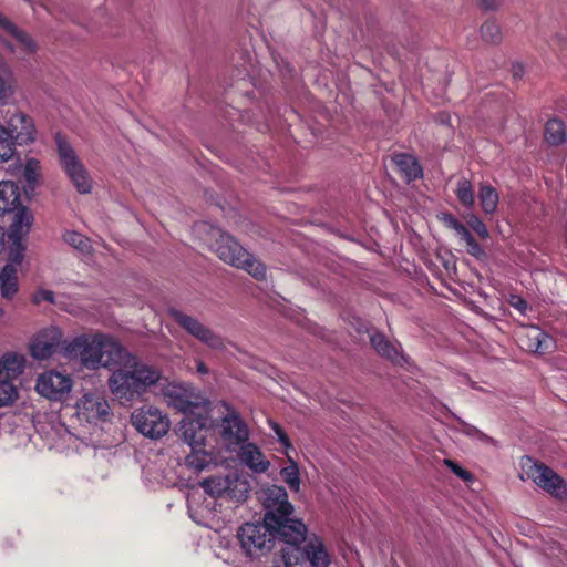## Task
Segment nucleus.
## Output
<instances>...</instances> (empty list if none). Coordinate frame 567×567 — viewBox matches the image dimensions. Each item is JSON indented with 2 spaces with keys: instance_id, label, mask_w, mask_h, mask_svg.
I'll return each mask as SVG.
<instances>
[{
  "instance_id": "6ab92c4d",
  "label": "nucleus",
  "mask_w": 567,
  "mask_h": 567,
  "mask_svg": "<svg viewBox=\"0 0 567 567\" xmlns=\"http://www.w3.org/2000/svg\"><path fill=\"white\" fill-rule=\"evenodd\" d=\"M517 338L519 347L529 352L543 354L554 349L553 338L534 326L522 329Z\"/></svg>"
},
{
  "instance_id": "5fc2aeb1",
  "label": "nucleus",
  "mask_w": 567,
  "mask_h": 567,
  "mask_svg": "<svg viewBox=\"0 0 567 567\" xmlns=\"http://www.w3.org/2000/svg\"><path fill=\"white\" fill-rule=\"evenodd\" d=\"M6 244V230L0 227V252L3 250Z\"/></svg>"
},
{
  "instance_id": "37998d69",
  "label": "nucleus",
  "mask_w": 567,
  "mask_h": 567,
  "mask_svg": "<svg viewBox=\"0 0 567 567\" xmlns=\"http://www.w3.org/2000/svg\"><path fill=\"white\" fill-rule=\"evenodd\" d=\"M444 464L457 476L460 477L461 480H463L464 482H471L473 480V475L462 468L458 464H456L455 462H453L452 460H444Z\"/></svg>"
},
{
  "instance_id": "4c0bfd02",
  "label": "nucleus",
  "mask_w": 567,
  "mask_h": 567,
  "mask_svg": "<svg viewBox=\"0 0 567 567\" xmlns=\"http://www.w3.org/2000/svg\"><path fill=\"white\" fill-rule=\"evenodd\" d=\"M16 142L7 135L2 124H0V163L10 161L17 153Z\"/></svg>"
},
{
  "instance_id": "9d476101",
  "label": "nucleus",
  "mask_w": 567,
  "mask_h": 567,
  "mask_svg": "<svg viewBox=\"0 0 567 567\" xmlns=\"http://www.w3.org/2000/svg\"><path fill=\"white\" fill-rule=\"evenodd\" d=\"M73 388V380L66 373L48 370L40 373L35 380L34 390L39 395L52 402H63Z\"/></svg>"
},
{
  "instance_id": "e433bc0d",
  "label": "nucleus",
  "mask_w": 567,
  "mask_h": 567,
  "mask_svg": "<svg viewBox=\"0 0 567 567\" xmlns=\"http://www.w3.org/2000/svg\"><path fill=\"white\" fill-rule=\"evenodd\" d=\"M41 176V163L37 158H27L23 165V179L29 186L35 185Z\"/></svg>"
},
{
  "instance_id": "2f4dec72",
  "label": "nucleus",
  "mask_w": 567,
  "mask_h": 567,
  "mask_svg": "<svg viewBox=\"0 0 567 567\" xmlns=\"http://www.w3.org/2000/svg\"><path fill=\"white\" fill-rule=\"evenodd\" d=\"M478 199L482 210L485 214L495 213L498 205V193L491 185L482 184L480 186Z\"/></svg>"
},
{
  "instance_id": "a18cd8bd",
  "label": "nucleus",
  "mask_w": 567,
  "mask_h": 567,
  "mask_svg": "<svg viewBox=\"0 0 567 567\" xmlns=\"http://www.w3.org/2000/svg\"><path fill=\"white\" fill-rule=\"evenodd\" d=\"M464 244L470 255L474 257H480L483 254L481 246L475 241L473 236L468 240L464 241Z\"/></svg>"
},
{
  "instance_id": "603ef678",
  "label": "nucleus",
  "mask_w": 567,
  "mask_h": 567,
  "mask_svg": "<svg viewBox=\"0 0 567 567\" xmlns=\"http://www.w3.org/2000/svg\"><path fill=\"white\" fill-rule=\"evenodd\" d=\"M512 299H513V300H512V305H513L515 308H517L519 311H524V310H525V308H526V302H525L523 299H520V298H518V297H513Z\"/></svg>"
},
{
  "instance_id": "9b49d317",
  "label": "nucleus",
  "mask_w": 567,
  "mask_h": 567,
  "mask_svg": "<svg viewBox=\"0 0 567 567\" xmlns=\"http://www.w3.org/2000/svg\"><path fill=\"white\" fill-rule=\"evenodd\" d=\"M2 128L18 146H29L38 140V130L33 117L20 110L8 115Z\"/></svg>"
},
{
  "instance_id": "dca6fc26",
  "label": "nucleus",
  "mask_w": 567,
  "mask_h": 567,
  "mask_svg": "<svg viewBox=\"0 0 567 567\" xmlns=\"http://www.w3.org/2000/svg\"><path fill=\"white\" fill-rule=\"evenodd\" d=\"M75 416L80 422L97 423L105 420L109 415V403L104 396L99 393L83 394L74 405Z\"/></svg>"
},
{
  "instance_id": "8fccbe9b",
  "label": "nucleus",
  "mask_w": 567,
  "mask_h": 567,
  "mask_svg": "<svg viewBox=\"0 0 567 567\" xmlns=\"http://www.w3.org/2000/svg\"><path fill=\"white\" fill-rule=\"evenodd\" d=\"M455 233L457 234V236H460L461 240L463 241H466L472 237V235L464 225L458 226Z\"/></svg>"
},
{
  "instance_id": "6e6552de",
  "label": "nucleus",
  "mask_w": 567,
  "mask_h": 567,
  "mask_svg": "<svg viewBox=\"0 0 567 567\" xmlns=\"http://www.w3.org/2000/svg\"><path fill=\"white\" fill-rule=\"evenodd\" d=\"M272 525L264 520L262 523H246L239 528L237 537L243 550L248 556H257L271 549Z\"/></svg>"
},
{
  "instance_id": "a19ab883",
  "label": "nucleus",
  "mask_w": 567,
  "mask_h": 567,
  "mask_svg": "<svg viewBox=\"0 0 567 567\" xmlns=\"http://www.w3.org/2000/svg\"><path fill=\"white\" fill-rule=\"evenodd\" d=\"M460 431L462 433H464L465 435L470 436L471 439L473 440H476V441H480V442H488L489 439L486 434H484L483 432H481L478 429H476L475 426L471 425V424H467L465 422H461L460 424Z\"/></svg>"
},
{
  "instance_id": "412c9836",
  "label": "nucleus",
  "mask_w": 567,
  "mask_h": 567,
  "mask_svg": "<svg viewBox=\"0 0 567 567\" xmlns=\"http://www.w3.org/2000/svg\"><path fill=\"white\" fill-rule=\"evenodd\" d=\"M238 457L255 474H264L270 468V461L254 443H245L239 447Z\"/></svg>"
},
{
  "instance_id": "f704fd0d",
  "label": "nucleus",
  "mask_w": 567,
  "mask_h": 567,
  "mask_svg": "<svg viewBox=\"0 0 567 567\" xmlns=\"http://www.w3.org/2000/svg\"><path fill=\"white\" fill-rule=\"evenodd\" d=\"M62 239L65 244L81 254H89L91 250L90 239L75 230H65L62 235Z\"/></svg>"
},
{
  "instance_id": "09e8293b",
  "label": "nucleus",
  "mask_w": 567,
  "mask_h": 567,
  "mask_svg": "<svg viewBox=\"0 0 567 567\" xmlns=\"http://www.w3.org/2000/svg\"><path fill=\"white\" fill-rule=\"evenodd\" d=\"M61 437L65 443H68V445H76L78 437H75L68 430H63Z\"/></svg>"
},
{
  "instance_id": "0eeeda50",
  "label": "nucleus",
  "mask_w": 567,
  "mask_h": 567,
  "mask_svg": "<svg viewBox=\"0 0 567 567\" xmlns=\"http://www.w3.org/2000/svg\"><path fill=\"white\" fill-rule=\"evenodd\" d=\"M24 355L7 352L0 358V408L11 405L18 399L13 380L24 371Z\"/></svg>"
},
{
  "instance_id": "aec40b11",
  "label": "nucleus",
  "mask_w": 567,
  "mask_h": 567,
  "mask_svg": "<svg viewBox=\"0 0 567 567\" xmlns=\"http://www.w3.org/2000/svg\"><path fill=\"white\" fill-rule=\"evenodd\" d=\"M274 537L278 535L285 544H302L307 542V527L300 519L286 518L275 522L272 525Z\"/></svg>"
},
{
  "instance_id": "7c9ffc66",
  "label": "nucleus",
  "mask_w": 567,
  "mask_h": 567,
  "mask_svg": "<svg viewBox=\"0 0 567 567\" xmlns=\"http://www.w3.org/2000/svg\"><path fill=\"white\" fill-rule=\"evenodd\" d=\"M215 463L216 460L213 454L205 451L203 447L193 449V452L186 457V464L196 472H200Z\"/></svg>"
},
{
  "instance_id": "c03bdc74",
  "label": "nucleus",
  "mask_w": 567,
  "mask_h": 567,
  "mask_svg": "<svg viewBox=\"0 0 567 567\" xmlns=\"http://www.w3.org/2000/svg\"><path fill=\"white\" fill-rule=\"evenodd\" d=\"M274 432H275V435L278 440V442L285 447L286 451H288L289 449H291V444H290V441L287 436V434L285 433V431L276 423H274L271 425ZM286 455L288 454V452H285Z\"/></svg>"
},
{
  "instance_id": "864d4df0",
  "label": "nucleus",
  "mask_w": 567,
  "mask_h": 567,
  "mask_svg": "<svg viewBox=\"0 0 567 567\" xmlns=\"http://www.w3.org/2000/svg\"><path fill=\"white\" fill-rule=\"evenodd\" d=\"M196 369H197V372L200 373V374H207L208 373V369L204 364L203 361H197L196 362Z\"/></svg>"
},
{
  "instance_id": "c756f323",
  "label": "nucleus",
  "mask_w": 567,
  "mask_h": 567,
  "mask_svg": "<svg viewBox=\"0 0 567 567\" xmlns=\"http://www.w3.org/2000/svg\"><path fill=\"white\" fill-rule=\"evenodd\" d=\"M18 82L8 68L0 69V103L7 104L17 93Z\"/></svg>"
},
{
  "instance_id": "393cba45",
  "label": "nucleus",
  "mask_w": 567,
  "mask_h": 567,
  "mask_svg": "<svg viewBox=\"0 0 567 567\" xmlns=\"http://www.w3.org/2000/svg\"><path fill=\"white\" fill-rule=\"evenodd\" d=\"M370 341L372 347L380 355L395 363H399L401 360H403L400 344L388 341L384 336L374 333L370 337Z\"/></svg>"
},
{
  "instance_id": "f03ea898",
  "label": "nucleus",
  "mask_w": 567,
  "mask_h": 567,
  "mask_svg": "<svg viewBox=\"0 0 567 567\" xmlns=\"http://www.w3.org/2000/svg\"><path fill=\"white\" fill-rule=\"evenodd\" d=\"M200 239L226 264L245 269L256 279H264L266 269L261 262L252 258L231 236L207 223L196 228Z\"/></svg>"
},
{
  "instance_id": "4be33fe9",
  "label": "nucleus",
  "mask_w": 567,
  "mask_h": 567,
  "mask_svg": "<svg viewBox=\"0 0 567 567\" xmlns=\"http://www.w3.org/2000/svg\"><path fill=\"white\" fill-rule=\"evenodd\" d=\"M305 557L312 567H329L331 554L322 539L316 535L310 536L305 545Z\"/></svg>"
},
{
  "instance_id": "cd10ccee",
  "label": "nucleus",
  "mask_w": 567,
  "mask_h": 567,
  "mask_svg": "<svg viewBox=\"0 0 567 567\" xmlns=\"http://www.w3.org/2000/svg\"><path fill=\"white\" fill-rule=\"evenodd\" d=\"M280 477L291 492H300L301 480L297 462L287 454V463L279 471Z\"/></svg>"
},
{
  "instance_id": "4468645a",
  "label": "nucleus",
  "mask_w": 567,
  "mask_h": 567,
  "mask_svg": "<svg viewBox=\"0 0 567 567\" xmlns=\"http://www.w3.org/2000/svg\"><path fill=\"white\" fill-rule=\"evenodd\" d=\"M63 332L59 327L50 326L39 331L30 342V354L35 360L51 358L60 348L62 352Z\"/></svg>"
},
{
  "instance_id": "a878e982",
  "label": "nucleus",
  "mask_w": 567,
  "mask_h": 567,
  "mask_svg": "<svg viewBox=\"0 0 567 567\" xmlns=\"http://www.w3.org/2000/svg\"><path fill=\"white\" fill-rule=\"evenodd\" d=\"M20 200L18 185L11 181L0 182V213L14 210Z\"/></svg>"
},
{
  "instance_id": "49530a36",
  "label": "nucleus",
  "mask_w": 567,
  "mask_h": 567,
  "mask_svg": "<svg viewBox=\"0 0 567 567\" xmlns=\"http://www.w3.org/2000/svg\"><path fill=\"white\" fill-rule=\"evenodd\" d=\"M442 220L444 221V224L449 227V228H452L454 230H457L458 226H461L462 224L455 218L453 217L452 215H444L442 217Z\"/></svg>"
},
{
  "instance_id": "6e6d98bb",
  "label": "nucleus",
  "mask_w": 567,
  "mask_h": 567,
  "mask_svg": "<svg viewBox=\"0 0 567 567\" xmlns=\"http://www.w3.org/2000/svg\"><path fill=\"white\" fill-rule=\"evenodd\" d=\"M2 313H3V309L0 308V315H2Z\"/></svg>"
},
{
  "instance_id": "f3484780",
  "label": "nucleus",
  "mask_w": 567,
  "mask_h": 567,
  "mask_svg": "<svg viewBox=\"0 0 567 567\" xmlns=\"http://www.w3.org/2000/svg\"><path fill=\"white\" fill-rule=\"evenodd\" d=\"M218 433L223 444L228 449L241 446L249 437L248 426L233 410H228V413L221 419Z\"/></svg>"
},
{
  "instance_id": "423d86ee",
  "label": "nucleus",
  "mask_w": 567,
  "mask_h": 567,
  "mask_svg": "<svg viewBox=\"0 0 567 567\" xmlns=\"http://www.w3.org/2000/svg\"><path fill=\"white\" fill-rule=\"evenodd\" d=\"M131 423L138 433L152 440L165 436L171 427L167 414L154 405L136 408L131 414Z\"/></svg>"
},
{
  "instance_id": "f8f14e48",
  "label": "nucleus",
  "mask_w": 567,
  "mask_h": 567,
  "mask_svg": "<svg viewBox=\"0 0 567 567\" xmlns=\"http://www.w3.org/2000/svg\"><path fill=\"white\" fill-rule=\"evenodd\" d=\"M210 430L212 420L208 416V410L185 415L179 424L181 435L192 449L204 447Z\"/></svg>"
},
{
  "instance_id": "de8ad7c7",
  "label": "nucleus",
  "mask_w": 567,
  "mask_h": 567,
  "mask_svg": "<svg viewBox=\"0 0 567 567\" xmlns=\"http://www.w3.org/2000/svg\"><path fill=\"white\" fill-rule=\"evenodd\" d=\"M481 6L485 10H496L501 6V0H481Z\"/></svg>"
},
{
  "instance_id": "5701e85b",
  "label": "nucleus",
  "mask_w": 567,
  "mask_h": 567,
  "mask_svg": "<svg viewBox=\"0 0 567 567\" xmlns=\"http://www.w3.org/2000/svg\"><path fill=\"white\" fill-rule=\"evenodd\" d=\"M19 291L18 269L12 264H7L0 270V295L6 300H12Z\"/></svg>"
},
{
  "instance_id": "3c124183",
  "label": "nucleus",
  "mask_w": 567,
  "mask_h": 567,
  "mask_svg": "<svg viewBox=\"0 0 567 567\" xmlns=\"http://www.w3.org/2000/svg\"><path fill=\"white\" fill-rule=\"evenodd\" d=\"M22 259H23L22 248L20 247L19 251L11 255L9 264H12L18 268L20 266V264L22 262Z\"/></svg>"
},
{
  "instance_id": "a211bd4d",
  "label": "nucleus",
  "mask_w": 567,
  "mask_h": 567,
  "mask_svg": "<svg viewBox=\"0 0 567 567\" xmlns=\"http://www.w3.org/2000/svg\"><path fill=\"white\" fill-rule=\"evenodd\" d=\"M0 28H2L7 35L10 38V41L7 43V47L12 52L20 51L23 54H33L37 52L38 44L33 40V38L23 30L19 29L17 25H14L1 12Z\"/></svg>"
},
{
  "instance_id": "79ce46f5",
  "label": "nucleus",
  "mask_w": 567,
  "mask_h": 567,
  "mask_svg": "<svg viewBox=\"0 0 567 567\" xmlns=\"http://www.w3.org/2000/svg\"><path fill=\"white\" fill-rule=\"evenodd\" d=\"M466 223L481 238L485 239L488 237L489 234L486 226L476 215H468L466 217Z\"/></svg>"
},
{
  "instance_id": "c85d7f7f",
  "label": "nucleus",
  "mask_w": 567,
  "mask_h": 567,
  "mask_svg": "<svg viewBox=\"0 0 567 567\" xmlns=\"http://www.w3.org/2000/svg\"><path fill=\"white\" fill-rule=\"evenodd\" d=\"M393 161L408 182L416 179L422 175L421 167L412 155L398 154Z\"/></svg>"
},
{
  "instance_id": "1a4fd4ad",
  "label": "nucleus",
  "mask_w": 567,
  "mask_h": 567,
  "mask_svg": "<svg viewBox=\"0 0 567 567\" xmlns=\"http://www.w3.org/2000/svg\"><path fill=\"white\" fill-rule=\"evenodd\" d=\"M523 468L526 476L530 478L538 487L556 498H567L566 483L551 468L536 463L529 457L524 461Z\"/></svg>"
},
{
  "instance_id": "bb28decb",
  "label": "nucleus",
  "mask_w": 567,
  "mask_h": 567,
  "mask_svg": "<svg viewBox=\"0 0 567 567\" xmlns=\"http://www.w3.org/2000/svg\"><path fill=\"white\" fill-rule=\"evenodd\" d=\"M213 499L207 501L205 506H199L195 495L188 497V513L190 518L199 525L209 526L214 516Z\"/></svg>"
},
{
  "instance_id": "ea45409f",
  "label": "nucleus",
  "mask_w": 567,
  "mask_h": 567,
  "mask_svg": "<svg viewBox=\"0 0 567 567\" xmlns=\"http://www.w3.org/2000/svg\"><path fill=\"white\" fill-rule=\"evenodd\" d=\"M31 301L34 305H40L42 302L53 305L55 303V298L53 291L40 287L32 293Z\"/></svg>"
},
{
  "instance_id": "20e7f679",
  "label": "nucleus",
  "mask_w": 567,
  "mask_h": 567,
  "mask_svg": "<svg viewBox=\"0 0 567 567\" xmlns=\"http://www.w3.org/2000/svg\"><path fill=\"white\" fill-rule=\"evenodd\" d=\"M59 163L73 187L80 194H90L93 181L73 147L60 135L55 137Z\"/></svg>"
},
{
  "instance_id": "7ed1b4c3",
  "label": "nucleus",
  "mask_w": 567,
  "mask_h": 567,
  "mask_svg": "<svg viewBox=\"0 0 567 567\" xmlns=\"http://www.w3.org/2000/svg\"><path fill=\"white\" fill-rule=\"evenodd\" d=\"M155 385L159 386V394L163 396L167 405L185 415L194 414L197 411H207L208 401L199 391L195 390L190 385L177 382H167L166 380H163L162 377L155 384H153V386ZM151 388L152 385L148 389Z\"/></svg>"
},
{
  "instance_id": "2eb2a0df",
  "label": "nucleus",
  "mask_w": 567,
  "mask_h": 567,
  "mask_svg": "<svg viewBox=\"0 0 567 567\" xmlns=\"http://www.w3.org/2000/svg\"><path fill=\"white\" fill-rule=\"evenodd\" d=\"M171 315L183 329H185L198 341L205 343L207 347L214 350H221L225 348L224 339L216 334L210 328L198 321L196 318H193L178 310H173Z\"/></svg>"
},
{
  "instance_id": "b1692460",
  "label": "nucleus",
  "mask_w": 567,
  "mask_h": 567,
  "mask_svg": "<svg viewBox=\"0 0 567 567\" xmlns=\"http://www.w3.org/2000/svg\"><path fill=\"white\" fill-rule=\"evenodd\" d=\"M32 223V213L27 207H20L13 215L10 225V237L14 240H20L30 231Z\"/></svg>"
},
{
  "instance_id": "ddd939ff",
  "label": "nucleus",
  "mask_w": 567,
  "mask_h": 567,
  "mask_svg": "<svg viewBox=\"0 0 567 567\" xmlns=\"http://www.w3.org/2000/svg\"><path fill=\"white\" fill-rule=\"evenodd\" d=\"M262 503L266 508L264 518L267 524H274L293 513L287 491L279 485H271L264 491Z\"/></svg>"
},
{
  "instance_id": "39448f33",
  "label": "nucleus",
  "mask_w": 567,
  "mask_h": 567,
  "mask_svg": "<svg viewBox=\"0 0 567 567\" xmlns=\"http://www.w3.org/2000/svg\"><path fill=\"white\" fill-rule=\"evenodd\" d=\"M200 486L213 498L226 497L236 502H244L250 492L248 480L238 473L210 476L203 480Z\"/></svg>"
},
{
  "instance_id": "c9c22d12",
  "label": "nucleus",
  "mask_w": 567,
  "mask_h": 567,
  "mask_svg": "<svg viewBox=\"0 0 567 567\" xmlns=\"http://www.w3.org/2000/svg\"><path fill=\"white\" fill-rule=\"evenodd\" d=\"M455 194L463 206L466 208L473 207L475 203V196L473 185L468 179L461 178L457 182Z\"/></svg>"
},
{
  "instance_id": "f257e3e1",
  "label": "nucleus",
  "mask_w": 567,
  "mask_h": 567,
  "mask_svg": "<svg viewBox=\"0 0 567 567\" xmlns=\"http://www.w3.org/2000/svg\"><path fill=\"white\" fill-rule=\"evenodd\" d=\"M62 354L87 370L107 369V385L121 403L142 396L161 379V371L131 353L117 338L102 331L75 336L65 341Z\"/></svg>"
},
{
  "instance_id": "473e14b6",
  "label": "nucleus",
  "mask_w": 567,
  "mask_h": 567,
  "mask_svg": "<svg viewBox=\"0 0 567 567\" xmlns=\"http://www.w3.org/2000/svg\"><path fill=\"white\" fill-rule=\"evenodd\" d=\"M305 557V549L301 550L300 544H285L280 549V560L285 567H296Z\"/></svg>"
},
{
  "instance_id": "58836bf2",
  "label": "nucleus",
  "mask_w": 567,
  "mask_h": 567,
  "mask_svg": "<svg viewBox=\"0 0 567 567\" xmlns=\"http://www.w3.org/2000/svg\"><path fill=\"white\" fill-rule=\"evenodd\" d=\"M481 35L484 41L489 43H497L502 39V31L499 25L493 21H485L481 27Z\"/></svg>"
},
{
  "instance_id": "72a5a7b5",
  "label": "nucleus",
  "mask_w": 567,
  "mask_h": 567,
  "mask_svg": "<svg viewBox=\"0 0 567 567\" xmlns=\"http://www.w3.org/2000/svg\"><path fill=\"white\" fill-rule=\"evenodd\" d=\"M565 125L560 120H549L545 125V140L551 145H559L565 142Z\"/></svg>"
}]
</instances>
